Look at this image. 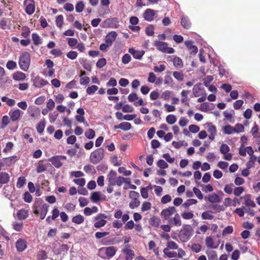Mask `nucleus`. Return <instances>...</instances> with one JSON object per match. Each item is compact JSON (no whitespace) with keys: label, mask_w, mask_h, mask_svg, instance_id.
<instances>
[{"label":"nucleus","mask_w":260,"mask_h":260,"mask_svg":"<svg viewBox=\"0 0 260 260\" xmlns=\"http://www.w3.org/2000/svg\"><path fill=\"white\" fill-rule=\"evenodd\" d=\"M85 75V72H82L81 74L80 83L82 85H85L89 83L90 79L87 76H84Z\"/></svg>","instance_id":"nucleus-35"},{"label":"nucleus","mask_w":260,"mask_h":260,"mask_svg":"<svg viewBox=\"0 0 260 260\" xmlns=\"http://www.w3.org/2000/svg\"><path fill=\"white\" fill-rule=\"evenodd\" d=\"M25 78V74L21 72H17L13 74V79L16 81H23Z\"/></svg>","instance_id":"nucleus-34"},{"label":"nucleus","mask_w":260,"mask_h":260,"mask_svg":"<svg viewBox=\"0 0 260 260\" xmlns=\"http://www.w3.org/2000/svg\"><path fill=\"white\" fill-rule=\"evenodd\" d=\"M245 200V204L247 206L254 207L255 206V204L253 200L251 199V196L249 194H247L243 197Z\"/></svg>","instance_id":"nucleus-33"},{"label":"nucleus","mask_w":260,"mask_h":260,"mask_svg":"<svg viewBox=\"0 0 260 260\" xmlns=\"http://www.w3.org/2000/svg\"><path fill=\"white\" fill-rule=\"evenodd\" d=\"M201 217L202 219L204 220H211L213 219L214 217L213 212L211 211H206L203 212L201 214Z\"/></svg>","instance_id":"nucleus-32"},{"label":"nucleus","mask_w":260,"mask_h":260,"mask_svg":"<svg viewBox=\"0 0 260 260\" xmlns=\"http://www.w3.org/2000/svg\"><path fill=\"white\" fill-rule=\"evenodd\" d=\"M160 220V219L156 216H153L150 219V224L155 228H157L159 226Z\"/></svg>","instance_id":"nucleus-45"},{"label":"nucleus","mask_w":260,"mask_h":260,"mask_svg":"<svg viewBox=\"0 0 260 260\" xmlns=\"http://www.w3.org/2000/svg\"><path fill=\"white\" fill-rule=\"evenodd\" d=\"M222 130L223 133L226 135H231L233 133H235L234 127L230 125H225L223 127Z\"/></svg>","instance_id":"nucleus-43"},{"label":"nucleus","mask_w":260,"mask_h":260,"mask_svg":"<svg viewBox=\"0 0 260 260\" xmlns=\"http://www.w3.org/2000/svg\"><path fill=\"white\" fill-rule=\"evenodd\" d=\"M45 127V120H41L37 125V130L39 134H42L44 132Z\"/></svg>","instance_id":"nucleus-42"},{"label":"nucleus","mask_w":260,"mask_h":260,"mask_svg":"<svg viewBox=\"0 0 260 260\" xmlns=\"http://www.w3.org/2000/svg\"><path fill=\"white\" fill-rule=\"evenodd\" d=\"M84 220V217H83V216L80 214L74 216L72 219L73 222L77 224H81L83 222Z\"/></svg>","instance_id":"nucleus-38"},{"label":"nucleus","mask_w":260,"mask_h":260,"mask_svg":"<svg viewBox=\"0 0 260 260\" xmlns=\"http://www.w3.org/2000/svg\"><path fill=\"white\" fill-rule=\"evenodd\" d=\"M98 208L96 206H93L92 208L86 207L84 208V214L86 216H90L93 213L98 212Z\"/></svg>","instance_id":"nucleus-29"},{"label":"nucleus","mask_w":260,"mask_h":260,"mask_svg":"<svg viewBox=\"0 0 260 260\" xmlns=\"http://www.w3.org/2000/svg\"><path fill=\"white\" fill-rule=\"evenodd\" d=\"M31 81L33 82V85L35 87L39 88L45 86L49 84V82L47 80H45L39 76L35 77L31 79Z\"/></svg>","instance_id":"nucleus-13"},{"label":"nucleus","mask_w":260,"mask_h":260,"mask_svg":"<svg viewBox=\"0 0 260 260\" xmlns=\"http://www.w3.org/2000/svg\"><path fill=\"white\" fill-rule=\"evenodd\" d=\"M3 102L6 103V104L10 107H12L15 104V101L13 99H9L6 96H3L1 99Z\"/></svg>","instance_id":"nucleus-47"},{"label":"nucleus","mask_w":260,"mask_h":260,"mask_svg":"<svg viewBox=\"0 0 260 260\" xmlns=\"http://www.w3.org/2000/svg\"><path fill=\"white\" fill-rule=\"evenodd\" d=\"M104 149L102 148H99L91 153L89 159L91 163L96 164L104 158Z\"/></svg>","instance_id":"nucleus-5"},{"label":"nucleus","mask_w":260,"mask_h":260,"mask_svg":"<svg viewBox=\"0 0 260 260\" xmlns=\"http://www.w3.org/2000/svg\"><path fill=\"white\" fill-rule=\"evenodd\" d=\"M98 89V87L96 85H91V86H89L86 89V93L91 95L94 93Z\"/></svg>","instance_id":"nucleus-64"},{"label":"nucleus","mask_w":260,"mask_h":260,"mask_svg":"<svg viewBox=\"0 0 260 260\" xmlns=\"http://www.w3.org/2000/svg\"><path fill=\"white\" fill-rule=\"evenodd\" d=\"M84 8V4L83 1L78 2L75 6V10L77 13H80L82 12Z\"/></svg>","instance_id":"nucleus-55"},{"label":"nucleus","mask_w":260,"mask_h":260,"mask_svg":"<svg viewBox=\"0 0 260 260\" xmlns=\"http://www.w3.org/2000/svg\"><path fill=\"white\" fill-rule=\"evenodd\" d=\"M37 256L39 260H44L47 258V253L44 250L40 251L38 253Z\"/></svg>","instance_id":"nucleus-63"},{"label":"nucleus","mask_w":260,"mask_h":260,"mask_svg":"<svg viewBox=\"0 0 260 260\" xmlns=\"http://www.w3.org/2000/svg\"><path fill=\"white\" fill-rule=\"evenodd\" d=\"M193 230L189 224H184L180 230L178 237L182 242L188 241L192 235Z\"/></svg>","instance_id":"nucleus-2"},{"label":"nucleus","mask_w":260,"mask_h":260,"mask_svg":"<svg viewBox=\"0 0 260 260\" xmlns=\"http://www.w3.org/2000/svg\"><path fill=\"white\" fill-rule=\"evenodd\" d=\"M151 208V204L149 202H144L142 204L141 211L145 212L149 210Z\"/></svg>","instance_id":"nucleus-59"},{"label":"nucleus","mask_w":260,"mask_h":260,"mask_svg":"<svg viewBox=\"0 0 260 260\" xmlns=\"http://www.w3.org/2000/svg\"><path fill=\"white\" fill-rule=\"evenodd\" d=\"M132 128V125L130 123L127 122H122L120 123V129L127 131Z\"/></svg>","instance_id":"nucleus-52"},{"label":"nucleus","mask_w":260,"mask_h":260,"mask_svg":"<svg viewBox=\"0 0 260 260\" xmlns=\"http://www.w3.org/2000/svg\"><path fill=\"white\" fill-rule=\"evenodd\" d=\"M117 34L116 31H112L109 32L105 37V42L108 44V45H110L111 46L113 43L115 41Z\"/></svg>","instance_id":"nucleus-18"},{"label":"nucleus","mask_w":260,"mask_h":260,"mask_svg":"<svg viewBox=\"0 0 260 260\" xmlns=\"http://www.w3.org/2000/svg\"><path fill=\"white\" fill-rule=\"evenodd\" d=\"M10 122L9 118L7 115H5L3 117L2 119V123L1 125V128L4 129L9 124Z\"/></svg>","instance_id":"nucleus-53"},{"label":"nucleus","mask_w":260,"mask_h":260,"mask_svg":"<svg viewBox=\"0 0 260 260\" xmlns=\"http://www.w3.org/2000/svg\"><path fill=\"white\" fill-rule=\"evenodd\" d=\"M235 114V111L233 110H231V111L225 110L223 112V114L226 119L230 120L233 116V115Z\"/></svg>","instance_id":"nucleus-58"},{"label":"nucleus","mask_w":260,"mask_h":260,"mask_svg":"<svg viewBox=\"0 0 260 260\" xmlns=\"http://www.w3.org/2000/svg\"><path fill=\"white\" fill-rule=\"evenodd\" d=\"M169 223L172 226H180L182 224L180 217L178 213H176L174 217L168 220Z\"/></svg>","instance_id":"nucleus-16"},{"label":"nucleus","mask_w":260,"mask_h":260,"mask_svg":"<svg viewBox=\"0 0 260 260\" xmlns=\"http://www.w3.org/2000/svg\"><path fill=\"white\" fill-rule=\"evenodd\" d=\"M181 25L185 29H189L191 27V22L186 16H183L181 19Z\"/></svg>","instance_id":"nucleus-26"},{"label":"nucleus","mask_w":260,"mask_h":260,"mask_svg":"<svg viewBox=\"0 0 260 260\" xmlns=\"http://www.w3.org/2000/svg\"><path fill=\"white\" fill-rule=\"evenodd\" d=\"M128 52L131 53L134 58L140 60L145 54V51L143 50H136L133 48H131L128 49Z\"/></svg>","instance_id":"nucleus-17"},{"label":"nucleus","mask_w":260,"mask_h":260,"mask_svg":"<svg viewBox=\"0 0 260 260\" xmlns=\"http://www.w3.org/2000/svg\"><path fill=\"white\" fill-rule=\"evenodd\" d=\"M49 207V206L45 203L42 199L37 198L32 206L34 213L39 215L41 219H44L48 211Z\"/></svg>","instance_id":"nucleus-1"},{"label":"nucleus","mask_w":260,"mask_h":260,"mask_svg":"<svg viewBox=\"0 0 260 260\" xmlns=\"http://www.w3.org/2000/svg\"><path fill=\"white\" fill-rule=\"evenodd\" d=\"M155 15V11L152 9H147L143 13L144 19L148 21H152Z\"/></svg>","instance_id":"nucleus-19"},{"label":"nucleus","mask_w":260,"mask_h":260,"mask_svg":"<svg viewBox=\"0 0 260 260\" xmlns=\"http://www.w3.org/2000/svg\"><path fill=\"white\" fill-rule=\"evenodd\" d=\"M153 45L156 47L158 51L163 53L172 54L175 52V50L173 48L168 47V44L167 42L155 40L153 42Z\"/></svg>","instance_id":"nucleus-6"},{"label":"nucleus","mask_w":260,"mask_h":260,"mask_svg":"<svg viewBox=\"0 0 260 260\" xmlns=\"http://www.w3.org/2000/svg\"><path fill=\"white\" fill-rule=\"evenodd\" d=\"M119 21L116 17L108 18L103 21L101 24V27L103 28H118L119 24Z\"/></svg>","instance_id":"nucleus-8"},{"label":"nucleus","mask_w":260,"mask_h":260,"mask_svg":"<svg viewBox=\"0 0 260 260\" xmlns=\"http://www.w3.org/2000/svg\"><path fill=\"white\" fill-rule=\"evenodd\" d=\"M22 114L23 112L19 109L9 112V115L12 121L18 120Z\"/></svg>","instance_id":"nucleus-20"},{"label":"nucleus","mask_w":260,"mask_h":260,"mask_svg":"<svg viewBox=\"0 0 260 260\" xmlns=\"http://www.w3.org/2000/svg\"><path fill=\"white\" fill-rule=\"evenodd\" d=\"M140 205V202L138 199H132V201L129 203V207L131 209H134L138 207Z\"/></svg>","instance_id":"nucleus-46"},{"label":"nucleus","mask_w":260,"mask_h":260,"mask_svg":"<svg viewBox=\"0 0 260 260\" xmlns=\"http://www.w3.org/2000/svg\"><path fill=\"white\" fill-rule=\"evenodd\" d=\"M107 216L105 214L100 213L94 218L95 222L94 223V226L96 228H101L105 225L107 221L105 220Z\"/></svg>","instance_id":"nucleus-9"},{"label":"nucleus","mask_w":260,"mask_h":260,"mask_svg":"<svg viewBox=\"0 0 260 260\" xmlns=\"http://www.w3.org/2000/svg\"><path fill=\"white\" fill-rule=\"evenodd\" d=\"M154 27L152 25H149L145 30L146 34L148 36H152L154 34Z\"/></svg>","instance_id":"nucleus-56"},{"label":"nucleus","mask_w":260,"mask_h":260,"mask_svg":"<svg viewBox=\"0 0 260 260\" xmlns=\"http://www.w3.org/2000/svg\"><path fill=\"white\" fill-rule=\"evenodd\" d=\"M6 68L9 70H14L17 68L16 62L13 60H9L6 63Z\"/></svg>","instance_id":"nucleus-57"},{"label":"nucleus","mask_w":260,"mask_h":260,"mask_svg":"<svg viewBox=\"0 0 260 260\" xmlns=\"http://www.w3.org/2000/svg\"><path fill=\"white\" fill-rule=\"evenodd\" d=\"M205 199H207L211 203H217L221 201L220 197L215 193L209 194L207 198H205Z\"/></svg>","instance_id":"nucleus-25"},{"label":"nucleus","mask_w":260,"mask_h":260,"mask_svg":"<svg viewBox=\"0 0 260 260\" xmlns=\"http://www.w3.org/2000/svg\"><path fill=\"white\" fill-rule=\"evenodd\" d=\"M25 12L29 15H32L35 11V2L34 0H25L23 2Z\"/></svg>","instance_id":"nucleus-10"},{"label":"nucleus","mask_w":260,"mask_h":260,"mask_svg":"<svg viewBox=\"0 0 260 260\" xmlns=\"http://www.w3.org/2000/svg\"><path fill=\"white\" fill-rule=\"evenodd\" d=\"M31 37L33 43L35 45H39L42 43V39L37 33H33Z\"/></svg>","instance_id":"nucleus-40"},{"label":"nucleus","mask_w":260,"mask_h":260,"mask_svg":"<svg viewBox=\"0 0 260 260\" xmlns=\"http://www.w3.org/2000/svg\"><path fill=\"white\" fill-rule=\"evenodd\" d=\"M18 159L17 157L13 156L11 157L3 158L2 159L4 166H10L14 164L16 161Z\"/></svg>","instance_id":"nucleus-22"},{"label":"nucleus","mask_w":260,"mask_h":260,"mask_svg":"<svg viewBox=\"0 0 260 260\" xmlns=\"http://www.w3.org/2000/svg\"><path fill=\"white\" fill-rule=\"evenodd\" d=\"M116 249L113 246L102 247L98 250V255L103 259H106L112 257L116 253Z\"/></svg>","instance_id":"nucleus-4"},{"label":"nucleus","mask_w":260,"mask_h":260,"mask_svg":"<svg viewBox=\"0 0 260 260\" xmlns=\"http://www.w3.org/2000/svg\"><path fill=\"white\" fill-rule=\"evenodd\" d=\"M176 212V208L173 206H170L163 209L160 212V215L164 219L169 220L171 218L170 217Z\"/></svg>","instance_id":"nucleus-11"},{"label":"nucleus","mask_w":260,"mask_h":260,"mask_svg":"<svg viewBox=\"0 0 260 260\" xmlns=\"http://www.w3.org/2000/svg\"><path fill=\"white\" fill-rule=\"evenodd\" d=\"M95 135V132L91 128H89L85 133V136L88 139H92Z\"/></svg>","instance_id":"nucleus-54"},{"label":"nucleus","mask_w":260,"mask_h":260,"mask_svg":"<svg viewBox=\"0 0 260 260\" xmlns=\"http://www.w3.org/2000/svg\"><path fill=\"white\" fill-rule=\"evenodd\" d=\"M69 249V246L67 244H62L58 249L57 254L64 255L67 253Z\"/></svg>","instance_id":"nucleus-41"},{"label":"nucleus","mask_w":260,"mask_h":260,"mask_svg":"<svg viewBox=\"0 0 260 260\" xmlns=\"http://www.w3.org/2000/svg\"><path fill=\"white\" fill-rule=\"evenodd\" d=\"M121 176H117V173L114 170H111L107 175V181L110 185L120 186Z\"/></svg>","instance_id":"nucleus-7"},{"label":"nucleus","mask_w":260,"mask_h":260,"mask_svg":"<svg viewBox=\"0 0 260 260\" xmlns=\"http://www.w3.org/2000/svg\"><path fill=\"white\" fill-rule=\"evenodd\" d=\"M234 129L235 130V133L239 134L244 132V127L242 124L237 123L234 127Z\"/></svg>","instance_id":"nucleus-60"},{"label":"nucleus","mask_w":260,"mask_h":260,"mask_svg":"<svg viewBox=\"0 0 260 260\" xmlns=\"http://www.w3.org/2000/svg\"><path fill=\"white\" fill-rule=\"evenodd\" d=\"M173 76L175 79L179 81H182L184 79V75L182 72L175 71L173 73Z\"/></svg>","instance_id":"nucleus-61"},{"label":"nucleus","mask_w":260,"mask_h":260,"mask_svg":"<svg viewBox=\"0 0 260 260\" xmlns=\"http://www.w3.org/2000/svg\"><path fill=\"white\" fill-rule=\"evenodd\" d=\"M26 183V179L24 177L21 176L18 178L16 186L18 188H22Z\"/></svg>","instance_id":"nucleus-50"},{"label":"nucleus","mask_w":260,"mask_h":260,"mask_svg":"<svg viewBox=\"0 0 260 260\" xmlns=\"http://www.w3.org/2000/svg\"><path fill=\"white\" fill-rule=\"evenodd\" d=\"M123 252L126 255L125 260H132L134 257V252L131 249H124Z\"/></svg>","instance_id":"nucleus-36"},{"label":"nucleus","mask_w":260,"mask_h":260,"mask_svg":"<svg viewBox=\"0 0 260 260\" xmlns=\"http://www.w3.org/2000/svg\"><path fill=\"white\" fill-rule=\"evenodd\" d=\"M17 216L19 219H25L28 216V212L26 210H20L17 213Z\"/></svg>","instance_id":"nucleus-37"},{"label":"nucleus","mask_w":260,"mask_h":260,"mask_svg":"<svg viewBox=\"0 0 260 260\" xmlns=\"http://www.w3.org/2000/svg\"><path fill=\"white\" fill-rule=\"evenodd\" d=\"M83 170L88 174H93L95 172L94 167L91 165H85L83 168Z\"/></svg>","instance_id":"nucleus-48"},{"label":"nucleus","mask_w":260,"mask_h":260,"mask_svg":"<svg viewBox=\"0 0 260 260\" xmlns=\"http://www.w3.org/2000/svg\"><path fill=\"white\" fill-rule=\"evenodd\" d=\"M220 152L222 154H224L229 152L230 150L229 146L225 144H222L220 147Z\"/></svg>","instance_id":"nucleus-62"},{"label":"nucleus","mask_w":260,"mask_h":260,"mask_svg":"<svg viewBox=\"0 0 260 260\" xmlns=\"http://www.w3.org/2000/svg\"><path fill=\"white\" fill-rule=\"evenodd\" d=\"M10 176L6 172L0 173V188L2 184H6L9 181Z\"/></svg>","instance_id":"nucleus-27"},{"label":"nucleus","mask_w":260,"mask_h":260,"mask_svg":"<svg viewBox=\"0 0 260 260\" xmlns=\"http://www.w3.org/2000/svg\"><path fill=\"white\" fill-rule=\"evenodd\" d=\"M206 246L209 248L216 249L218 246V244L214 245L213 238L211 236L207 237L205 239Z\"/></svg>","instance_id":"nucleus-28"},{"label":"nucleus","mask_w":260,"mask_h":260,"mask_svg":"<svg viewBox=\"0 0 260 260\" xmlns=\"http://www.w3.org/2000/svg\"><path fill=\"white\" fill-rule=\"evenodd\" d=\"M68 41V44L69 46L72 48L75 47L78 44V40L77 39L74 38H68L67 39Z\"/></svg>","instance_id":"nucleus-49"},{"label":"nucleus","mask_w":260,"mask_h":260,"mask_svg":"<svg viewBox=\"0 0 260 260\" xmlns=\"http://www.w3.org/2000/svg\"><path fill=\"white\" fill-rule=\"evenodd\" d=\"M14 188L10 185L5 186L3 190L4 196L9 199L12 197Z\"/></svg>","instance_id":"nucleus-23"},{"label":"nucleus","mask_w":260,"mask_h":260,"mask_svg":"<svg viewBox=\"0 0 260 260\" xmlns=\"http://www.w3.org/2000/svg\"><path fill=\"white\" fill-rule=\"evenodd\" d=\"M163 252L165 255L169 258L177 257V253L175 251H169L168 248H165Z\"/></svg>","instance_id":"nucleus-39"},{"label":"nucleus","mask_w":260,"mask_h":260,"mask_svg":"<svg viewBox=\"0 0 260 260\" xmlns=\"http://www.w3.org/2000/svg\"><path fill=\"white\" fill-rule=\"evenodd\" d=\"M197 203V200L196 199H190L186 200L184 204L182 205V206L186 209H188L190 206L196 204Z\"/></svg>","instance_id":"nucleus-44"},{"label":"nucleus","mask_w":260,"mask_h":260,"mask_svg":"<svg viewBox=\"0 0 260 260\" xmlns=\"http://www.w3.org/2000/svg\"><path fill=\"white\" fill-rule=\"evenodd\" d=\"M185 44L192 55L196 54L198 52V47L193 45V42L192 41H187L185 42Z\"/></svg>","instance_id":"nucleus-21"},{"label":"nucleus","mask_w":260,"mask_h":260,"mask_svg":"<svg viewBox=\"0 0 260 260\" xmlns=\"http://www.w3.org/2000/svg\"><path fill=\"white\" fill-rule=\"evenodd\" d=\"M101 193L100 191L93 192L91 196L90 199L93 203H97L100 200H104V198H101Z\"/></svg>","instance_id":"nucleus-30"},{"label":"nucleus","mask_w":260,"mask_h":260,"mask_svg":"<svg viewBox=\"0 0 260 260\" xmlns=\"http://www.w3.org/2000/svg\"><path fill=\"white\" fill-rule=\"evenodd\" d=\"M18 64L20 69L27 71L30 64V56L27 52H23L19 56Z\"/></svg>","instance_id":"nucleus-3"},{"label":"nucleus","mask_w":260,"mask_h":260,"mask_svg":"<svg viewBox=\"0 0 260 260\" xmlns=\"http://www.w3.org/2000/svg\"><path fill=\"white\" fill-rule=\"evenodd\" d=\"M203 93L206 92L202 83H199L194 85L192 88V93L194 97H199Z\"/></svg>","instance_id":"nucleus-14"},{"label":"nucleus","mask_w":260,"mask_h":260,"mask_svg":"<svg viewBox=\"0 0 260 260\" xmlns=\"http://www.w3.org/2000/svg\"><path fill=\"white\" fill-rule=\"evenodd\" d=\"M67 157L64 155H56L49 159V161L56 168H59L62 165L61 160H66Z\"/></svg>","instance_id":"nucleus-12"},{"label":"nucleus","mask_w":260,"mask_h":260,"mask_svg":"<svg viewBox=\"0 0 260 260\" xmlns=\"http://www.w3.org/2000/svg\"><path fill=\"white\" fill-rule=\"evenodd\" d=\"M176 117L173 114H170L168 115L166 117V121L168 123L170 124H173L176 122Z\"/></svg>","instance_id":"nucleus-51"},{"label":"nucleus","mask_w":260,"mask_h":260,"mask_svg":"<svg viewBox=\"0 0 260 260\" xmlns=\"http://www.w3.org/2000/svg\"><path fill=\"white\" fill-rule=\"evenodd\" d=\"M28 113L32 117L36 119H38L40 116V110L38 108L35 106L29 108Z\"/></svg>","instance_id":"nucleus-24"},{"label":"nucleus","mask_w":260,"mask_h":260,"mask_svg":"<svg viewBox=\"0 0 260 260\" xmlns=\"http://www.w3.org/2000/svg\"><path fill=\"white\" fill-rule=\"evenodd\" d=\"M15 247L18 252H22L27 248V242L25 239H19L15 243Z\"/></svg>","instance_id":"nucleus-15"},{"label":"nucleus","mask_w":260,"mask_h":260,"mask_svg":"<svg viewBox=\"0 0 260 260\" xmlns=\"http://www.w3.org/2000/svg\"><path fill=\"white\" fill-rule=\"evenodd\" d=\"M172 61L173 62L174 66L177 69H180L183 67V61L179 57H174Z\"/></svg>","instance_id":"nucleus-31"}]
</instances>
